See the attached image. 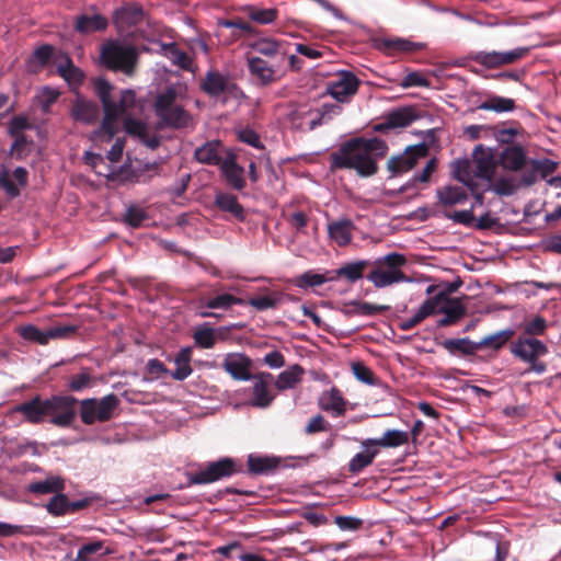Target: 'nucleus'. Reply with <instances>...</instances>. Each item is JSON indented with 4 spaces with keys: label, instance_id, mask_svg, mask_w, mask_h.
<instances>
[{
    "label": "nucleus",
    "instance_id": "obj_55",
    "mask_svg": "<svg viewBox=\"0 0 561 561\" xmlns=\"http://www.w3.org/2000/svg\"><path fill=\"white\" fill-rule=\"evenodd\" d=\"M148 219L147 211L138 206H130L125 214V222L133 228H138Z\"/></svg>",
    "mask_w": 561,
    "mask_h": 561
},
{
    "label": "nucleus",
    "instance_id": "obj_20",
    "mask_svg": "<svg viewBox=\"0 0 561 561\" xmlns=\"http://www.w3.org/2000/svg\"><path fill=\"white\" fill-rule=\"evenodd\" d=\"M14 411L23 414L25 420L32 424L43 423L47 419L46 400H43L39 396L19 404Z\"/></svg>",
    "mask_w": 561,
    "mask_h": 561
},
{
    "label": "nucleus",
    "instance_id": "obj_41",
    "mask_svg": "<svg viewBox=\"0 0 561 561\" xmlns=\"http://www.w3.org/2000/svg\"><path fill=\"white\" fill-rule=\"evenodd\" d=\"M379 48L387 54H393L399 51H413L420 49L421 46L403 38H387L381 41Z\"/></svg>",
    "mask_w": 561,
    "mask_h": 561
},
{
    "label": "nucleus",
    "instance_id": "obj_21",
    "mask_svg": "<svg viewBox=\"0 0 561 561\" xmlns=\"http://www.w3.org/2000/svg\"><path fill=\"white\" fill-rule=\"evenodd\" d=\"M225 148L219 140L207 141L195 149V159L204 164L218 165L222 163Z\"/></svg>",
    "mask_w": 561,
    "mask_h": 561
},
{
    "label": "nucleus",
    "instance_id": "obj_1",
    "mask_svg": "<svg viewBox=\"0 0 561 561\" xmlns=\"http://www.w3.org/2000/svg\"><path fill=\"white\" fill-rule=\"evenodd\" d=\"M95 91L100 98L104 118L101 127L91 133L93 141H110L119 130V122L124 121L125 131L141 141L148 148L154 149L160 144V138L144 122L128 117L129 111L135 107L136 95L133 90L121 92L118 101L112 100V85L104 79L95 81Z\"/></svg>",
    "mask_w": 561,
    "mask_h": 561
},
{
    "label": "nucleus",
    "instance_id": "obj_52",
    "mask_svg": "<svg viewBox=\"0 0 561 561\" xmlns=\"http://www.w3.org/2000/svg\"><path fill=\"white\" fill-rule=\"evenodd\" d=\"M33 534L32 526L25 525H13L9 523L0 522V537H14V536H30Z\"/></svg>",
    "mask_w": 561,
    "mask_h": 561
},
{
    "label": "nucleus",
    "instance_id": "obj_50",
    "mask_svg": "<svg viewBox=\"0 0 561 561\" xmlns=\"http://www.w3.org/2000/svg\"><path fill=\"white\" fill-rule=\"evenodd\" d=\"M243 300L240 298H237L230 294H221L218 295L211 299H209L206 302V307L210 309H228L231 306L234 305H242Z\"/></svg>",
    "mask_w": 561,
    "mask_h": 561
},
{
    "label": "nucleus",
    "instance_id": "obj_63",
    "mask_svg": "<svg viewBox=\"0 0 561 561\" xmlns=\"http://www.w3.org/2000/svg\"><path fill=\"white\" fill-rule=\"evenodd\" d=\"M251 19L257 23L261 24H268L272 23L276 16L277 11L275 9H259L251 13Z\"/></svg>",
    "mask_w": 561,
    "mask_h": 561
},
{
    "label": "nucleus",
    "instance_id": "obj_38",
    "mask_svg": "<svg viewBox=\"0 0 561 561\" xmlns=\"http://www.w3.org/2000/svg\"><path fill=\"white\" fill-rule=\"evenodd\" d=\"M278 460L274 457L268 456H255L250 455L248 457V469L252 473L263 474L268 473L276 469Z\"/></svg>",
    "mask_w": 561,
    "mask_h": 561
},
{
    "label": "nucleus",
    "instance_id": "obj_34",
    "mask_svg": "<svg viewBox=\"0 0 561 561\" xmlns=\"http://www.w3.org/2000/svg\"><path fill=\"white\" fill-rule=\"evenodd\" d=\"M215 203L221 210L230 213L238 220H244V209L238 202L237 196L228 193H218L215 197Z\"/></svg>",
    "mask_w": 561,
    "mask_h": 561
},
{
    "label": "nucleus",
    "instance_id": "obj_6",
    "mask_svg": "<svg viewBox=\"0 0 561 561\" xmlns=\"http://www.w3.org/2000/svg\"><path fill=\"white\" fill-rule=\"evenodd\" d=\"M101 58L108 68L130 75L137 60V51L131 45L110 42L102 47Z\"/></svg>",
    "mask_w": 561,
    "mask_h": 561
},
{
    "label": "nucleus",
    "instance_id": "obj_60",
    "mask_svg": "<svg viewBox=\"0 0 561 561\" xmlns=\"http://www.w3.org/2000/svg\"><path fill=\"white\" fill-rule=\"evenodd\" d=\"M507 340V336L505 335L504 332H497L495 334H492V335H488L485 337H483L479 343V348L480 347H493L495 350H499L501 348L505 342Z\"/></svg>",
    "mask_w": 561,
    "mask_h": 561
},
{
    "label": "nucleus",
    "instance_id": "obj_2",
    "mask_svg": "<svg viewBox=\"0 0 561 561\" xmlns=\"http://www.w3.org/2000/svg\"><path fill=\"white\" fill-rule=\"evenodd\" d=\"M388 146L379 138L351 139L331 153L332 169H352L359 176H371L378 171V160L387 154Z\"/></svg>",
    "mask_w": 561,
    "mask_h": 561
},
{
    "label": "nucleus",
    "instance_id": "obj_35",
    "mask_svg": "<svg viewBox=\"0 0 561 561\" xmlns=\"http://www.w3.org/2000/svg\"><path fill=\"white\" fill-rule=\"evenodd\" d=\"M65 489V481L58 476H49L43 481H36L27 486V490L34 494L58 493Z\"/></svg>",
    "mask_w": 561,
    "mask_h": 561
},
{
    "label": "nucleus",
    "instance_id": "obj_47",
    "mask_svg": "<svg viewBox=\"0 0 561 561\" xmlns=\"http://www.w3.org/2000/svg\"><path fill=\"white\" fill-rule=\"evenodd\" d=\"M103 548L104 542L102 540L83 545L78 551L76 561H92L93 556L95 554L105 556L112 553V551L108 549H105L103 552H101Z\"/></svg>",
    "mask_w": 561,
    "mask_h": 561
},
{
    "label": "nucleus",
    "instance_id": "obj_40",
    "mask_svg": "<svg viewBox=\"0 0 561 561\" xmlns=\"http://www.w3.org/2000/svg\"><path fill=\"white\" fill-rule=\"evenodd\" d=\"M367 265L366 261H357L347 263L335 271V279L337 277L346 278L351 283H355L356 280L363 277L364 270Z\"/></svg>",
    "mask_w": 561,
    "mask_h": 561
},
{
    "label": "nucleus",
    "instance_id": "obj_44",
    "mask_svg": "<svg viewBox=\"0 0 561 561\" xmlns=\"http://www.w3.org/2000/svg\"><path fill=\"white\" fill-rule=\"evenodd\" d=\"M432 314L433 309L431 304L424 301L412 317L401 319L398 327L403 331L411 330Z\"/></svg>",
    "mask_w": 561,
    "mask_h": 561
},
{
    "label": "nucleus",
    "instance_id": "obj_62",
    "mask_svg": "<svg viewBox=\"0 0 561 561\" xmlns=\"http://www.w3.org/2000/svg\"><path fill=\"white\" fill-rule=\"evenodd\" d=\"M0 185L11 198L20 195L19 187L12 182L9 171L5 169L0 172Z\"/></svg>",
    "mask_w": 561,
    "mask_h": 561
},
{
    "label": "nucleus",
    "instance_id": "obj_29",
    "mask_svg": "<svg viewBox=\"0 0 561 561\" xmlns=\"http://www.w3.org/2000/svg\"><path fill=\"white\" fill-rule=\"evenodd\" d=\"M230 88L228 78L218 71H208L202 83V89L210 96H219Z\"/></svg>",
    "mask_w": 561,
    "mask_h": 561
},
{
    "label": "nucleus",
    "instance_id": "obj_12",
    "mask_svg": "<svg viewBox=\"0 0 561 561\" xmlns=\"http://www.w3.org/2000/svg\"><path fill=\"white\" fill-rule=\"evenodd\" d=\"M528 53L529 48L527 47H517L510 51H478L471 56V59L485 68L493 69L514 64Z\"/></svg>",
    "mask_w": 561,
    "mask_h": 561
},
{
    "label": "nucleus",
    "instance_id": "obj_8",
    "mask_svg": "<svg viewBox=\"0 0 561 561\" xmlns=\"http://www.w3.org/2000/svg\"><path fill=\"white\" fill-rule=\"evenodd\" d=\"M547 346L539 340L536 339H519L512 346V353L530 364L529 370L537 374H543L547 366L542 362H538V358L547 354Z\"/></svg>",
    "mask_w": 561,
    "mask_h": 561
},
{
    "label": "nucleus",
    "instance_id": "obj_39",
    "mask_svg": "<svg viewBox=\"0 0 561 561\" xmlns=\"http://www.w3.org/2000/svg\"><path fill=\"white\" fill-rule=\"evenodd\" d=\"M352 229L350 220H341L329 225V234L339 245H346L352 240Z\"/></svg>",
    "mask_w": 561,
    "mask_h": 561
},
{
    "label": "nucleus",
    "instance_id": "obj_43",
    "mask_svg": "<svg viewBox=\"0 0 561 561\" xmlns=\"http://www.w3.org/2000/svg\"><path fill=\"white\" fill-rule=\"evenodd\" d=\"M332 280H335V276L331 275L329 272L325 274H319L312 271H308L297 278L296 285L299 288H307L321 286L324 283Z\"/></svg>",
    "mask_w": 561,
    "mask_h": 561
},
{
    "label": "nucleus",
    "instance_id": "obj_4",
    "mask_svg": "<svg viewBox=\"0 0 561 561\" xmlns=\"http://www.w3.org/2000/svg\"><path fill=\"white\" fill-rule=\"evenodd\" d=\"M181 90L180 84H171L158 93L153 107L162 126L183 128L190 124L191 115L176 103Z\"/></svg>",
    "mask_w": 561,
    "mask_h": 561
},
{
    "label": "nucleus",
    "instance_id": "obj_61",
    "mask_svg": "<svg viewBox=\"0 0 561 561\" xmlns=\"http://www.w3.org/2000/svg\"><path fill=\"white\" fill-rule=\"evenodd\" d=\"M400 85L402 88H410V87H427L428 80L417 71L409 72L403 80L401 81Z\"/></svg>",
    "mask_w": 561,
    "mask_h": 561
},
{
    "label": "nucleus",
    "instance_id": "obj_46",
    "mask_svg": "<svg viewBox=\"0 0 561 561\" xmlns=\"http://www.w3.org/2000/svg\"><path fill=\"white\" fill-rule=\"evenodd\" d=\"M480 110L493 111L496 113L511 112L515 108V102L512 99L503 96H492L479 105Z\"/></svg>",
    "mask_w": 561,
    "mask_h": 561
},
{
    "label": "nucleus",
    "instance_id": "obj_26",
    "mask_svg": "<svg viewBox=\"0 0 561 561\" xmlns=\"http://www.w3.org/2000/svg\"><path fill=\"white\" fill-rule=\"evenodd\" d=\"M410 434L400 430H387L381 437L367 438L368 445H375L378 449L381 448H396L408 444Z\"/></svg>",
    "mask_w": 561,
    "mask_h": 561
},
{
    "label": "nucleus",
    "instance_id": "obj_30",
    "mask_svg": "<svg viewBox=\"0 0 561 561\" xmlns=\"http://www.w3.org/2000/svg\"><path fill=\"white\" fill-rule=\"evenodd\" d=\"M501 164L504 169L519 171L526 164V152L520 146H510L501 153Z\"/></svg>",
    "mask_w": 561,
    "mask_h": 561
},
{
    "label": "nucleus",
    "instance_id": "obj_36",
    "mask_svg": "<svg viewBox=\"0 0 561 561\" xmlns=\"http://www.w3.org/2000/svg\"><path fill=\"white\" fill-rule=\"evenodd\" d=\"M107 20L101 14L81 15L77 19L76 28L80 33H93L107 27Z\"/></svg>",
    "mask_w": 561,
    "mask_h": 561
},
{
    "label": "nucleus",
    "instance_id": "obj_24",
    "mask_svg": "<svg viewBox=\"0 0 561 561\" xmlns=\"http://www.w3.org/2000/svg\"><path fill=\"white\" fill-rule=\"evenodd\" d=\"M266 378H272L271 374H262L254 378L252 393L253 399L251 405L256 408H267L275 399V394L270 389V383Z\"/></svg>",
    "mask_w": 561,
    "mask_h": 561
},
{
    "label": "nucleus",
    "instance_id": "obj_28",
    "mask_svg": "<svg viewBox=\"0 0 561 561\" xmlns=\"http://www.w3.org/2000/svg\"><path fill=\"white\" fill-rule=\"evenodd\" d=\"M192 353L193 351L192 347L190 346L183 347L176 353V355L173 358L175 369L173 371H170V376L173 379L182 381L192 375Z\"/></svg>",
    "mask_w": 561,
    "mask_h": 561
},
{
    "label": "nucleus",
    "instance_id": "obj_22",
    "mask_svg": "<svg viewBox=\"0 0 561 561\" xmlns=\"http://www.w3.org/2000/svg\"><path fill=\"white\" fill-rule=\"evenodd\" d=\"M417 118L415 110L412 107H402L390 112L385 123L376 125L377 131H382L387 128H402L409 126Z\"/></svg>",
    "mask_w": 561,
    "mask_h": 561
},
{
    "label": "nucleus",
    "instance_id": "obj_15",
    "mask_svg": "<svg viewBox=\"0 0 561 561\" xmlns=\"http://www.w3.org/2000/svg\"><path fill=\"white\" fill-rule=\"evenodd\" d=\"M426 154L427 148L425 145H416L409 147L402 154L391 157L388 160V170L393 175L408 172L416 165L420 159L425 158Z\"/></svg>",
    "mask_w": 561,
    "mask_h": 561
},
{
    "label": "nucleus",
    "instance_id": "obj_25",
    "mask_svg": "<svg viewBox=\"0 0 561 561\" xmlns=\"http://www.w3.org/2000/svg\"><path fill=\"white\" fill-rule=\"evenodd\" d=\"M251 47L263 56L278 57L280 61H284L287 56V43L272 37L257 38L251 44Z\"/></svg>",
    "mask_w": 561,
    "mask_h": 561
},
{
    "label": "nucleus",
    "instance_id": "obj_58",
    "mask_svg": "<svg viewBox=\"0 0 561 561\" xmlns=\"http://www.w3.org/2000/svg\"><path fill=\"white\" fill-rule=\"evenodd\" d=\"M58 54H54V49L49 45H44L39 48H37L32 57V61L36 62L39 66H44L48 62L50 58L54 59V62L58 66V60L56 61L55 57L58 56Z\"/></svg>",
    "mask_w": 561,
    "mask_h": 561
},
{
    "label": "nucleus",
    "instance_id": "obj_42",
    "mask_svg": "<svg viewBox=\"0 0 561 561\" xmlns=\"http://www.w3.org/2000/svg\"><path fill=\"white\" fill-rule=\"evenodd\" d=\"M443 347L450 353H461L471 355L479 350L478 343L471 342L469 339H448L443 342Z\"/></svg>",
    "mask_w": 561,
    "mask_h": 561
},
{
    "label": "nucleus",
    "instance_id": "obj_9",
    "mask_svg": "<svg viewBox=\"0 0 561 561\" xmlns=\"http://www.w3.org/2000/svg\"><path fill=\"white\" fill-rule=\"evenodd\" d=\"M76 402L77 400L71 396H54L46 399L47 419L56 426H69L76 416Z\"/></svg>",
    "mask_w": 561,
    "mask_h": 561
},
{
    "label": "nucleus",
    "instance_id": "obj_31",
    "mask_svg": "<svg viewBox=\"0 0 561 561\" xmlns=\"http://www.w3.org/2000/svg\"><path fill=\"white\" fill-rule=\"evenodd\" d=\"M438 204L443 207H453L462 204L468 196L466 191L459 186L446 185L436 191Z\"/></svg>",
    "mask_w": 561,
    "mask_h": 561
},
{
    "label": "nucleus",
    "instance_id": "obj_51",
    "mask_svg": "<svg viewBox=\"0 0 561 561\" xmlns=\"http://www.w3.org/2000/svg\"><path fill=\"white\" fill-rule=\"evenodd\" d=\"M165 56L170 58L173 64L180 66L183 69H188L191 67L192 60L190 56L180 50L174 44L168 45L164 48Z\"/></svg>",
    "mask_w": 561,
    "mask_h": 561
},
{
    "label": "nucleus",
    "instance_id": "obj_54",
    "mask_svg": "<svg viewBox=\"0 0 561 561\" xmlns=\"http://www.w3.org/2000/svg\"><path fill=\"white\" fill-rule=\"evenodd\" d=\"M69 501H68V497L62 494V493H59L57 495H55L47 504V511L55 515V516H60V515H64L66 514L68 511H69Z\"/></svg>",
    "mask_w": 561,
    "mask_h": 561
},
{
    "label": "nucleus",
    "instance_id": "obj_7",
    "mask_svg": "<svg viewBox=\"0 0 561 561\" xmlns=\"http://www.w3.org/2000/svg\"><path fill=\"white\" fill-rule=\"evenodd\" d=\"M118 404L119 399L114 393H110L100 400L84 399L80 404L81 420L87 425L108 421Z\"/></svg>",
    "mask_w": 561,
    "mask_h": 561
},
{
    "label": "nucleus",
    "instance_id": "obj_11",
    "mask_svg": "<svg viewBox=\"0 0 561 561\" xmlns=\"http://www.w3.org/2000/svg\"><path fill=\"white\" fill-rule=\"evenodd\" d=\"M359 85L358 78L351 71L337 72L327 85L328 93L337 102H348L356 94Z\"/></svg>",
    "mask_w": 561,
    "mask_h": 561
},
{
    "label": "nucleus",
    "instance_id": "obj_53",
    "mask_svg": "<svg viewBox=\"0 0 561 561\" xmlns=\"http://www.w3.org/2000/svg\"><path fill=\"white\" fill-rule=\"evenodd\" d=\"M58 96L59 92L57 90L45 87L37 92L36 100L43 112L48 113L51 104L57 101Z\"/></svg>",
    "mask_w": 561,
    "mask_h": 561
},
{
    "label": "nucleus",
    "instance_id": "obj_18",
    "mask_svg": "<svg viewBox=\"0 0 561 561\" xmlns=\"http://www.w3.org/2000/svg\"><path fill=\"white\" fill-rule=\"evenodd\" d=\"M222 368L237 380L251 378V359L241 353L227 354L222 362Z\"/></svg>",
    "mask_w": 561,
    "mask_h": 561
},
{
    "label": "nucleus",
    "instance_id": "obj_59",
    "mask_svg": "<svg viewBox=\"0 0 561 561\" xmlns=\"http://www.w3.org/2000/svg\"><path fill=\"white\" fill-rule=\"evenodd\" d=\"M20 333L26 340L35 341L38 342L39 344L48 343L47 332H42L34 325H26L21 328Z\"/></svg>",
    "mask_w": 561,
    "mask_h": 561
},
{
    "label": "nucleus",
    "instance_id": "obj_64",
    "mask_svg": "<svg viewBox=\"0 0 561 561\" xmlns=\"http://www.w3.org/2000/svg\"><path fill=\"white\" fill-rule=\"evenodd\" d=\"M330 427L329 423L324 420L321 414L314 415L307 424L305 432L307 434H316L319 432H325Z\"/></svg>",
    "mask_w": 561,
    "mask_h": 561
},
{
    "label": "nucleus",
    "instance_id": "obj_56",
    "mask_svg": "<svg viewBox=\"0 0 561 561\" xmlns=\"http://www.w3.org/2000/svg\"><path fill=\"white\" fill-rule=\"evenodd\" d=\"M32 142L25 136H16L11 146L10 154L19 160L24 159L31 152Z\"/></svg>",
    "mask_w": 561,
    "mask_h": 561
},
{
    "label": "nucleus",
    "instance_id": "obj_17",
    "mask_svg": "<svg viewBox=\"0 0 561 561\" xmlns=\"http://www.w3.org/2000/svg\"><path fill=\"white\" fill-rule=\"evenodd\" d=\"M318 405L334 417L343 416L347 411V400L336 387L323 391L318 398Z\"/></svg>",
    "mask_w": 561,
    "mask_h": 561
},
{
    "label": "nucleus",
    "instance_id": "obj_37",
    "mask_svg": "<svg viewBox=\"0 0 561 561\" xmlns=\"http://www.w3.org/2000/svg\"><path fill=\"white\" fill-rule=\"evenodd\" d=\"M56 61L58 60V71L59 73L70 83H79L83 75L80 69L72 65L71 59L66 55L60 53L55 57Z\"/></svg>",
    "mask_w": 561,
    "mask_h": 561
},
{
    "label": "nucleus",
    "instance_id": "obj_57",
    "mask_svg": "<svg viewBox=\"0 0 561 561\" xmlns=\"http://www.w3.org/2000/svg\"><path fill=\"white\" fill-rule=\"evenodd\" d=\"M280 298L277 294L267 296L254 297L249 300V305L257 310H267L275 308L279 302Z\"/></svg>",
    "mask_w": 561,
    "mask_h": 561
},
{
    "label": "nucleus",
    "instance_id": "obj_45",
    "mask_svg": "<svg viewBox=\"0 0 561 561\" xmlns=\"http://www.w3.org/2000/svg\"><path fill=\"white\" fill-rule=\"evenodd\" d=\"M95 383V378L89 369H81L68 378V387L71 391H82L83 389L91 388Z\"/></svg>",
    "mask_w": 561,
    "mask_h": 561
},
{
    "label": "nucleus",
    "instance_id": "obj_13",
    "mask_svg": "<svg viewBox=\"0 0 561 561\" xmlns=\"http://www.w3.org/2000/svg\"><path fill=\"white\" fill-rule=\"evenodd\" d=\"M341 110V106L335 104H324L321 110L300 107L295 113L294 121L300 118V122L297 123V127L302 130H312L321 125L324 119H330L332 115L340 114Z\"/></svg>",
    "mask_w": 561,
    "mask_h": 561
},
{
    "label": "nucleus",
    "instance_id": "obj_14",
    "mask_svg": "<svg viewBox=\"0 0 561 561\" xmlns=\"http://www.w3.org/2000/svg\"><path fill=\"white\" fill-rule=\"evenodd\" d=\"M233 473V461L229 458H224L209 463L205 469H202L192 474L190 481L193 484H207L218 481L222 478L230 477Z\"/></svg>",
    "mask_w": 561,
    "mask_h": 561
},
{
    "label": "nucleus",
    "instance_id": "obj_49",
    "mask_svg": "<svg viewBox=\"0 0 561 561\" xmlns=\"http://www.w3.org/2000/svg\"><path fill=\"white\" fill-rule=\"evenodd\" d=\"M194 341L202 348H211L217 341L215 329L206 325L197 328L194 332Z\"/></svg>",
    "mask_w": 561,
    "mask_h": 561
},
{
    "label": "nucleus",
    "instance_id": "obj_5",
    "mask_svg": "<svg viewBox=\"0 0 561 561\" xmlns=\"http://www.w3.org/2000/svg\"><path fill=\"white\" fill-rule=\"evenodd\" d=\"M407 263L404 255L390 253L378 259L367 275V279L377 288H385L397 283L408 282L401 267Z\"/></svg>",
    "mask_w": 561,
    "mask_h": 561
},
{
    "label": "nucleus",
    "instance_id": "obj_10",
    "mask_svg": "<svg viewBox=\"0 0 561 561\" xmlns=\"http://www.w3.org/2000/svg\"><path fill=\"white\" fill-rule=\"evenodd\" d=\"M247 67L251 78L262 87L279 81L285 75V69L279 64L274 65L256 56L247 57Z\"/></svg>",
    "mask_w": 561,
    "mask_h": 561
},
{
    "label": "nucleus",
    "instance_id": "obj_23",
    "mask_svg": "<svg viewBox=\"0 0 561 561\" xmlns=\"http://www.w3.org/2000/svg\"><path fill=\"white\" fill-rule=\"evenodd\" d=\"M220 169L226 178L227 183L236 188L242 190L245 186L244 169L237 164L236 158L232 153H227Z\"/></svg>",
    "mask_w": 561,
    "mask_h": 561
},
{
    "label": "nucleus",
    "instance_id": "obj_16",
    "mask_svg": "<svg viewBox=\"0 0 561 561\" xmlns=\"http://www.w3.org/2000/svg\"><path fill=\"white\" fill-rule=\"evenodd\" d=\"M430 302L433 309V314L444 313L453 317L457 321L466 313V307L458 298L449 297V293L440 291L435 296L425 300Z\"/></svg>",
    "mask_w": 561,
    "mask_h": 561
},
{
    "label": "nucleus",
    "instance_id": "obj_3",
    "mask_svg": "<svg viewBox=\"0 0 561 561\" xmlns=\"http://www.w3.org/2000/svg\"><path fill=\"white\" fill-rule=\"evenodd\" d=\"M496 169L495 154L491 149L479 145L473 153L472 161L458 160L453 165L454 176L469 188H477L476 180H482L490 184Z\"/></svg>",
    "mask_w": 561,
    "mask_h": 561
},
{
    "label": "nucleus",
    "instance_id": "obj_33",
    "mask_svg": "<svg viewBox=\"0 0 561 561\" xmlns=\"http://www.w3.org/2000/svg\"><path fill=\"white\" fill-rule=\"evenodd\" d=\"M71 114L76 121L84 124H91L96 121L99 116V107L95 103L77 99L73 104Z\"/></svg>",
    "mask_w": 561,
    "mask_h": 561
},
{
    "label": "nucleus",
    "instance_id": "obj_48",
    "mask_svg": "<svg viewBox=\"0 0 561 561\" xmlns=\"http://www.w3.org/2000/svg\"><path fill=\"white\" fill-rule=\"evenodd\" d=\"M351 369L355 378L368 386H377L379 379L375 376L373 370L362 362H354L351 364Z\"/></svg>",
    "mask_w": 561,
    "mask_h": 561
},
{
    "label": "nucleus",
    "instance_id": "obj_32",
    "mask_svg": "<svg viewBox=\"0 0 561 561\" xmlns=\"http://www.w3.org/2000/svg\"><path fill=\"white\" fill-rule=\"evenodd\" d=\"M304 375L305 369L300 365L289 366L278 375L275 387L280 391L293 389L301 381Z\"/></svg>",
    "mask_w": 561,
    "mask_h": 561
},
{
    "label": "nucleus",
    "instance_id": "obj_19",
    "mask_svg": "<svg viewBox=\"0 0 561 561\" xmlns=\"http://www.w3.org/2000/svg\"><path fill=\"white\" fill-rule=\"evenodd\" d=\"M145 13L140 5L129 4L117 9L113 21L119 32H127L130 27L144 21Z\"/></svg>",
    "mask_w": 561,
    "mask_h": 561
},
{
    "label": "nucleus",
    "instance_id": "obj_27",
    "mask_svg": "<svg viewBox=\"0 0 561 561\" xmlns=\"http://www.w3.org/2000/svg\"><path fill=\"white\" fill-rule=\"evenodd\" d=\"M362 447L363 450L357 453L348 462V470L352 473H359L370 466L379 454V449L375 445H368L367 439L362 442Z\"/></svg>",
    "mask_w": 561,
    "mask_h": 561
}]
</instances>
